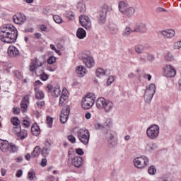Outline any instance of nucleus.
<instances>
[{
    "mask_svg": "<svg viewBox=\"0 0 181 181\" xmlns=\"http://www.w3.org/2000/svg\"><path fill=\"white\" fill-rule=\"evenodd\" d=\"M17 36L18 30L12 25L3 26L0 30V40L4 43H13Z\"/></svg>",
    "mask_w": 181,
    "mask_h": 181,
    "instance_id": "nucleus-1",
    "label": "nucleus"
},
{
    "mask_svg": "<svg viewBox=\"0 0 181 181\" xmlns=\"http://www.w3.org/2000/svg\"><path fill=\"white\" fill-rule=\"evenodd\" d=\"M43 62H42L39 59L34 58L31 59L29 66V70L31 73H35L36 76H40L41 80L43 81H46L49 76L45 74V71H43Z\"/></svg>",
    "mask_w": 181,
    "mask_h": 181,
    "instance_id": "nucleus-2",
    "label": "nucleus"
},
{
    "mask_svg": "<svg viewBox=\"0 0 181 181\" xmlns=\"http://www.w3.org/2000/svg\"><path fill=\"white\" fill-rule=\"evenodd\" d=\"M0 149L4 153H16L19 151V146L13 143H9L6 140L0 139Z\"/></svg>",
    "mask_w": 181,
    "mask_h": 181,
    "instance_id": "nucleus-3",
    "label": "nucleus"
},
{
    "mask_svg": "<svg viewBox=\"0 0 181 181\" xmlns=\"http://www.w3.org/2000/svg\"><path fill=\"white\" fill-rule=\"evenodd\" d=\"M96 107L99 110L104 108V110L108 112L109 111H111L114 107V103L110 100H106L105 98L103 97H100L96 100Z\"/></svg>",
    "mask_w": 181,
    "mask_h": 181,
    "instance_id": "nucleus-4",
    "label": "nucleus"
},
{
    "mask_svg": "<svg viewBox=\"0 0 181 181\" xmlns=\"http://www.w3.org/2000/svg\"><path fill=\"white\" fill-rule=\"evenodd\" d=\"M95 103V96L93 93H89L82 98L81 107L83 110H90Z\"/></svg>",
    "mask_w": 181,
    "mask_h": 181,
    "instance_id": "nucleus-5",
    "label": "nucleus"
},
{
    "mask_svg": "<svg viewBox=\"0 0 181 181\" xmlns=\"http://www.w3.org/2000/svg\"><path fill=\"white\" fill-rule=\"evenodd\" d=\"M78 139L81 141L83 145H88L90 142V132L87 129H80L77 132Z\"/></svg>",
    "mask_w": 181,
    "mask_h": 181,
    "instance_id": "nucleus-6",
    "label": "nucleus"
},
{
    "mask_svg": "<svg viewBox=\"0 0 181 181\" xmlns=\"http://www.w3.org/2000/svg\"><path fill=\"white\" fill-rule=\"evenodd\" d=\"M159 126L151 124L146 130V135L150 139H156L159 136Z\"/></svg>",
    "mask_w": 181,
    "mask_h": 181,
    "instance_id": "nucleus-7",
    "label": "nucleus"
},
{
    "mask_svg": "<svg viewBox=\"0 0 181 181\" xmlns=\"http://www.w3.org/2000/svg\"><path fill=\"white\" fill-rule=\"evenodd\" d=\"M155 91H156V86L155 84H150L149 87L146 88L144 94V100L146 103H151L155 94Z\"/></svg>",
    "mask_w": 181,
    "mask_h": 181,
    "instance_id": "nucleus-8",
    "label": "nucleus"
},
{
    "mask_svg": "<svg viewBox=\"0 0 181 181\" xmlns=\"http://www.w3.org/2000/svg\"><path fill=\"white\" fill-rule=\"evenodd\" d=\"M149 160H148V158L145 156L142 157H137L134 160V164L136 168H138L139 169H142L148 165Z\"/></svg>",
    "mask_w": 181,
    "mask_h": 181,
    "instance_id": "nucleus-9",
    "label": "nucleus"
},
{
    "mask_svg": "<svg viewBox=\"0 0 181 181\" xmlns=\"http://www.w3.org/2000/svg\"><path fill=\"white\" fill-rule=\"evenodd\" d=\"M14 132L18 141H23V139H26V138H28V131L22 129L21 126L14 127Z\"/></svg>",
    "mask_w": 181,
    "mask_h": 181,
    "instance_id": "nucleus-10",
    "label": "nucleus"
},
{
    "mask_svg": "<svg viewBox=\"0 0 181 181\" xmlns=\"http://www.w3.org/2000/svg\"><path fill=\"white\" fill-rule=\"evenodd\" d=\"M107 12H108V6L104 5L99 11L98 21L100 23H105V19H107Z\"/></svg>",
    "mask_w": 181,
    "mask_h": 181,
    "instance_id": "nucleus-11",
    "label": "nucleus"
},
{
    "mask_svg": "<svg viewBox=\"0 0 181 181\" xmlns=\"http://www.w3.org/2000/svg\"><path fill=\"white\" fill-rule=\"evenodd\" d=\"M79 21L81 26L86 29V30H90L91 29V21H90V18L86 16H81L79 17Z\"/></svg>",
    "mask_w": 181,
    "mask_h": 181,
    "instance_id": "nucleus-12",
    "label": "nucleus"
},
{
    "mask_svg": "<svg viewBox=\"0 0 181 181\" xmlns=\"http://www.w3.org/2000/svg\"><path fill=\"white\" fill-rule=\"evenodd\" d=\"M70 114V107L67 106L66 108L62 109L60 115V121L62 124H66L67 119H69V115Z\"/></svg>",
    "mask_w": 181,
    "mask_h": 181,
    "instance_id": "nucleus-13",
    "label": "nucleus"
},
{
    "mask_svg": "<svg viewBox=\"0 0 181 181\" xmlns=\"http://www.w3.org/2000/svg\"><path fill=\"white\" fill-rule=\"evenodd\" d=\"M163 70L164 76L166 77H175L176 76V69L170 65H166Z\"/></svg>",
    "mask_w": 181,
    "mask_h": 181,
    "instance_id": "nucleus-14",
    "label": "nucleus"
},
{
    "mask_svg": "<svg viewBox=\"0 0 181 181\" xmlns=\"http://www.w3.org/2000/svg\"><path fill=\"white\" fill-rule=\"evenodd\" d=\"M82 61L85 66L88 67V69H91L94 67L95 64V62L94 61V59L91 56H87L82 58Z\"/></svg>",
    "mask_w": 181,
    "mask_h": 181,
    "instance_id": "nucleus-15",
    "label": "nucleus"
},
{
    "mask_svg": "<svg viewBox=\"0 0 181 181\" xmlns=\"http://www.w3.org/2000/svg\"><path fill=\"white\" fill-rule=\"evenodd\" d=\"M13 19L16 25H23V23H25V21H26V17L21 13H17L13 16Z\"/></svg>",
    "mask_w": 181,
    "mask_h": 181,
    "instance_id": "nucleus-16",
    "label": "nucleus"
},
{
    "mask_svg": "<svg viewBox=\"0 0 181 181\" xmlns=\"http://www.w3.org/2000/svg\"><path fill=\"white\" fill-rule=\"evenodd\" d=\"M67 94H69V91H67V89L64 88L62 90V94L59 98V107H64V105L67 104V100H69V96H67Z\"/></svg>",
    "mask_w": 181,
    "mask_h": 181,
    "instance_id": "nucleus-17",
    "label": "nucleus"
},
{
    "mask_svg": "<svg viewBox=\"0 0 181 181\" xmlns=\"http://www.w3.org/2000/svg\"><path fill=\"white\" fill-rule=\"evenodd\" d=\"M160 33L165 39H172V37H175V35H176V33L173 29L162 30Z\"/></svg>",
    "mask_w": 181,
    "mask_h": 181,
    "instance_id": "nucleus-18",
    "label": "nucleus"
},
{
    "mask_svg": "<svg viewBox=\"0 0 181 181\" xmlns=\"http://www.w3.org/2000/svg\"><path fill=\"white\" fill-rule=\"evenodd\" d=\"M71 163L75 166V168H81L83 166V158L79 156H75L71 158Z\"/></svg>",
    "mask_w": 181,
    "mask_h": 181,
    "instance_id": "nucleus-19",
    "label": "nucleus"
},
{
    "mask_svg": "<svg viewBox=\"0 0 181 181\" xmlns=\"http://www.w3.org/2000/svg\"><path fill=\"white\" fill-rule=\"evenodd\" d=\"M29 104V95L24 96L21 103V108L23 112H26L28 110V105Z\"/></svg>",
    "mask_w": 181,
    "mask_h": 181,
    "instance_id": "nucleus-20",
    "label": "nucleus"
},
{
    "mask_svg": "<svg viewBox=\"0 0 181 181\" xmlns=\"http://www.w3.org/2000/svg\"><path fill=\"white\" fill-rule=\"evenodd\" d=\"M147 30L148 28H146V25L142 23L134 27L133 29V32H137L139 33H146Z\"/></svg>",
    "mask_w": 181,
    "mask_h": 181,
    "instance_id": "nucleus-21",
    "label": "nucleus"
},
{
    "mask_svg": "<svg viewBox=\"0 0 181 181\" xmlns=\"http://www.w3.org/2000/svg\"><path fill=\"white\" fill-rule=\"evenodd\" d=\"M76 72L78 77H84L87 74V69L83 66L76 67Z\"/></svg>",
    "mask_w": 181,
    "mask_h": 181,
    "instance_id": "nucleus-22",
    "label": "nucleus"
},
{
    "mask_svg": "<svg viewBox=\"0 0 181 181\" xmlns=\"http://www.w3.org/2000/svg\"><path fill=\"white\" fill-rule=\"evenodd\" d=\"M8 54L11 57H15L19 54V51L16 47H15V46L11 45L8 49Z\"/></svg>",
    "mask_w": 181,
    "mask_h": 181,
    "instance_id": "nucleus-23",
    "label": "nucleus"
},
{
    "mask_svg": "<svg viewBox=\"0 0 181 181\" xmlns=\"http://www.w3.org/2000/svg\"><path fill=\"white\" fill-rule=\"evenodd\" d=\"M31 132L33 135H35V136H38V135H40V127H39V125H37V124H34L31 127Z\"/></svg>",
    "mask_w": 181,
    "mask_h": 181,
    "instance_id": "nucleus-24",
    "label": "nucleus"
},
{
    "mask_svg": "<svg viewBox=\"0 0 181 181\" xmlns=\"http://www.w3.org/2000/svg\"><path fill=\"white\" fill-rule=\"evenodd\" d=\"M76 36L78 39H84L87 36V33L84 29L79 28L76 31Z\"/></svg>",
    "mask_w": 181,
    "mask_h": 181,
    "instance_id": "nucleus-25",
    "label": "nucleus"
},
{
    "mask_svg": "<svg viewBox=\"0 0 181 181\" xmlns=\"http://www.w3.org/2000/svg\"><path fill=\"white\" fill-rule=\"evenodd\" d=\"M129 7V6H128V4L125 3L124 1H120L119 3V9L122 13H124Z\"/></svg>",
    "mask_w": 181,
    "mask_h": 181,
    "instance_id": "nucleus-26",
    "label": "nucleus"
},
{
    "mask_svg": "<svg viewBox=\"0 0 181 181\" xmlns=\"http://www.w3.org/2000/svg\"><path fill=\"white\" fill-rule=\"evenodd\" d=\"M35 91V95L37 100H43V98H45V93H43L42 90H37Z\"/></svg>",
    "mask_w": 181,
    "mask_h": 181,
    "instance_id": "nucleus-27",
    "label": "nucleus"
},
{
    "mask_svg": "<svg viewBox=\"0 0 181 181\" xmlns=\"http://www.w3.org/2000/svg\"><path fill=\"white\" fill-rule=\"evenodd\" d=\"M134 13H135V8L129 6L128 8L124 11L123 15H125L126 16H132Z\"/></svg>",
    "mask_w": 181,
    "mask_h": 181,
    "instance_id": "nucleus-28",
    "label": "nucleus"
},
{
    "mask_svg": "<svg viewBox=\"0 0 181 181\" xmlns=\"http://www.w3.org/2000/svg\"><path fill=\"white\" fill-rule=\"evenodd\" d=\"M119 32V30L118 29V27H117V25H113L110 28V33H111V35H118Z\"/></svg>",
    "mask_w": 181,
    "mask_h": 181,
    "instance_id": "nucleus-29",
    "label": "nucleus"
},
{
    "mask_svg": "<svg viewBox=\"0 0 181 181\" xmlns=\"http://www.w3.org/2000/svg\"><path fill=\"white\" fill-rule=\"evenodd\" d=\"M11 124H13V125H14L15 127H21V121L19 120V119L16 117H13L11 119Z\"/></svg>",
    "mask_w": 181,
    "mask_h": 181,
    "instance_id": "nucleus-30",
    "label": "nucleus"
},
{
    "mask_svg": "<svg viewBox=\"0 0 181 181\" xmlns=\"http://www.w3.org/2000/svg\"><path fill=\"white\" fill-rule=\"evenodd\" d=\"M95 74L97 77H103V76H105V71L101 68H98L95 71Z\"/></svg>",
    "mask_w": 181,
    "mask_h": 181,
    "instance_id": "nucleus-31",
    "label": "nucleus"
},
{
    "mask_svg": "<svg viewBox=\"0 0 181 181\" xmlns=\"http://www.w3.org/2000/svg\"><path fill=\"white\" fill-rule=\"evenodd\" d=\"M33 86L35 87L34 90L35 91L39 90L42 86H43V83L40 81H35V83H33Z\"/></svg>",
    "mask_w": 181,
    "mask_h": 181,
    "instance_id": "nucleus-32",
    "label": "nucleus"
},
{
    "mask_svg": "<svg viewBox=\"0 0 181 181\" xmlns=\"http://www.w3.org/2000/svg\"><path fill=\"white\" fill-rule=\"evenodd\" d=\"M40 147L39 146H36L35 148H34V151H33L32 153V155L34 158H37V156L38 155H40Z\"/></svg>",
    "mask_w": 181,
    "mask_h": 181,
    "instance_id": "nucleus-33",
    "label": "nucleus"
},
{
    "mask_svg": "<svg viewBox=\"0 0 181 181\" xmlns=\"http://www.w3.org/2000/svg\"><path fill=\"white\" fill-rule=\"evenodd\" d=\"M144 50H145V48L143 45H137L135 47V52H136L139 54H141Z\"/></svg>",
    "mask_w": 181,
    "mask_h": 181,
    "instance_id": "nucleus-34",
    "label": "nucleus"
},
{
    "mask_svg": "<svg viewBox=\"0 0 181 181\" xmlns=\"http://www.w3.org/2000/svg\"><path fill=\"white\" fill-rule=\"evenodd\" d=\"M62 93V90H60V88H54L53 90L52 95L54 97H59Z\"/></svg>",
    "mask_w": 181,
    "mask_h": 181,
    "instance_id": "nucleus-35",
    "label": "nucleus"
},
{
    "mask_svg": "<svg viewBox=\"0 0 181 181\" xmlns=\"http://www.w3.org/2000/svg\"><path fill=\"white\" fill-rule=\"evenodd\" d=\"M28 177L30 180H33V179L36 177V174L35 173V171L30 170L28 173Z\"/></svg>",
    "mask_w": 181,
    "mask_h": 181,
    "instance_id": "nucleus-36",
    "label": "nucleus"
},
{
    "mask_svg": "<svg viewBox=\"0 0 181 181\" xmlns=\"http://www.w3.org/2000/svg\"><path fill=\"white\" fill-rule=\"evenodd\" d=\"M132 32H134V30H131V28L129 27H126V28L124 29V31L123 33V35L124 36H129V35H131V33H132Z\"/></svg>",
    "mask_w": 181,
    "mask_h": 181,
    "instance_id": "nucleus-37",
    "label": "nucleus"
},
{
    "mask_svg": "<svg viewBox=\"0 0 181 181\" xmlns=\"http://www.w3.org/2000/svg\"><path fill=\"white\" fill-rule=\"evenodd\" d=\"M53 19L56 23H62L63 19L59 16L55 15L53 16Z\"/></svg>",
    "mask_w": 181,
    "mask_h": 181,
    "instance_id": "nucleus-38",
    "label": "nucleus"
},
{
    "mask_svg": "<svg viewBox=\"0 0 181 181\" xmlns=\"http://www.w3.org/2000/svg\"><path fill=\"white\" fill-rule=\"evenodd\" d=\"M77 8L79 12H86V6L84 4L79 3L77 5Z\"/></svg>",
    "mask_w": 181,
    "mask_h": 181,
    "instance_id": "nucleus-39",
    "label": "nucleus"
},
{
    "mask_svg": "<svg viewBox=\"0 0 181 181\" xmlns=\"http://www.w3.org/2000/svg\"><path fill=\"white\" fill-rule=\"evenodd\" d=\"M173 49L175 50H179V49H181V40L177 41L174 43Z\"/></svg>",
    "mask_w": 181,
    "mask_h": 181,
    "instance_id": "nucleus-40",
    "label": "nucleus"
},
{
    "mask_svg": "<svg viewBox=\"0 0 181 181\" xmlns=\"http://www.w3.org/2000/svg\"><path fill=\"white\" fill-rule=\"evenodd\" d=\"M47 124L49 128H52V125H53V118L49 116L47 117Z\"/></svg>",
    "mask_w": 181,
    "mask_h": 181,
    "instance_id": "nucleus-41",
    "label": "nucleus"
},
{
    "mask_svg": "<svg viewBox=\"0 0 181 181\" xmlns=\"http://www.w3.org/2000/svg\"><path fill=\"white\" fill-rule=\"evenodd\" d=\"M148 173L149 175H155V173H156V168H155V166L151 165L149 167Z\"/></svg>",
    "mask_w": 181,
    "mask_h": 181,
    "instance_id": "nucleus-42",
    "label": "nucleus"
},
{
    "mask_svg": "<svg viewBox=\"0 0 181 181\" xmlns=\"http://www.w3.org/2000/svg\"><path fill=\"white\" fill-rule=\"evenodd\" d=\"M115 78L112 76H110L107 80V86H111L112 83H114Z\"/></svg>",
    "mask_w": 181,
    "mask_h": 181,
    "instance_id": "nucleus-43",
    "label": "nucleus"
},
{
    "mask_svg": "<svg viewBox=\"0 0 181 181\" xmlns=\"http://www.w3.org/2000/svg\"><path fill=\"white\" fill-rule=\"evenodd\" d=\"M165 60H167V62H172L173 61V55H172V54L170 53H168L165 57Z\"/></svg>",
    "mask_w": 181,
    "mask_h": 181,
    "instance_id": "nucleus-44",
    "label": "nucleus"
},
{
    "mask_svg": "<svg viewBox=\"0 0 181 181\" xmlns=\"http://www.w3.org/2000/svg\"><path fill=\"white\" fill-rule=\"evenodd\" d=\"M23 125L25 127V128H29V127H30V122H29L28 119H24L23 120Z\"/></svg>",
    "mask_w": 181,
    "mask_h": 181,
    "instance_id": "nucleus-45",
    "label": "nucleus"
},
{
    "mask_svg": "<svg viewBox=\"0 0 181 181\" xmlns=\"http://www.w3.org/2000/svg\"><path fill=\"white\" fill-rule=\"evenodd\" d=\"M67 139L69 141V142H71V144H76V137L73 135H69L67 136Z\"/></svg>",
    "mask_w": 181,
    "mask_h": 181,
    "instance_id": "nucleus-46",
    "label": "nucleus"
},
{
    "mask_svg": "<svg viewBox=\"0 0 181 181\" xmlns=\"http://www.w3.org/2000/svg\"><path fill=\"white\" fill-rule=\"evenodd\" d=\"M47 63L49 64H53V63H56V57H50L48 59H47Z\"/></svg>",
    "mask_w": 181,
    "mask_h": 181,
    "instance_id": "nucleus-47",
    "label": "nucleus"
},
{
    "mask_svg": "<svg viewBox=\"0 0 181 181\" xmlns=\"http://www.w3.org/2000/svg\"><path fill=\"white\" fill-rule=\"evenodd\" d=\"M42 156H47V155H49V149L44 148L42 151Z\"/></svg>",
    "mask_w": 181,
    "mask_h": 181,
    "instance_id": "nucleus-48",
    "label": "nucleus"
},
{
    "mask_svg": "<svg viewBox=\"0 0 181 181\" xmlns=\"http://www.w3.org/2000/svg\"><path fill=\"white\" fill-rule=\"evenodd\" d=\"M13 112L16 115H18L21 114V109H19V107H13Z\"/></svg>",
    "mask_w": 181,
    "mask_h": 181,
    "instance_id": "nucleus-49",
    "label": "nucleus"
},
{
    "mask_svg": "<svg viewBox=\"0 0 181 181\" xmlns=\"http://www.w3.org/2000/svg\"><path fill=\"white\" fill-rule=\"evenodd\" d=\"M106 126L110 128V127H112V120L111 119H107L106 120Z\"/></svg>",
    "mask_w": 181,
    "mask_h": 181,
    "instance_id": "nucleus-50",
    "label": "nucleus"
},
{
    "mask_svg": "<svg viewBox=\"0 0 181 181\" xmlns=\"http://www.w3.org/2000/svg\"><path fill=\"white\" fill-rule=\"evenodd\" d=\"M76 153H77V155H80L81 156L84 155V151H83V149L81 148H77L76 150Z\"/></svg>",
    "mask_w": 181,
    "mask_h": 181,
    "instance_id": "nucleus-51",
    "label": "nucleus"
},
{
    "mask_svg": "<svg viewBox=\"0 0 181 181\" xmlns=\"http://www.w3.org/2000/svg\"><path fill=\"white\" fill-rule=\"evenodd\" d=\"M37 105L38 108H42V107H45V101L37 102Z\"/></svg>",
    "mask_w": 181,
    "mask_h": 181,
    "instance_id": "nucleus-52",
    "label": "nucleus"
},
{
    "mask_svg": "<svg viewBox=\"0 0 181 181\" xmlns=\"http://www.w3.org/2000/svg\"><path fill=\"white\" fill-rule=\"evenodd\" d=\"M46 165H47V160L46 158H42L41 161V166H42V168H45Z\"/></svg>",
    "mask_w": 181,
    "mask_h": 181,
    "instance_id": "nucleus-53",
    "label": "nucleus"
},
{
    "mask_svg": "<svg viewBox=\"0 0 181 181\" xmlns=\"http://www.w3.org/2000/svg\"><path fill=\"white\" fill-rule=\"evenodd\" d=\"M15 76L16 77H17V78H22V74H21V72L18 71H15Z\"/></svg>",
    "mask_w": 181,
    "mask_h": 181,
    "instance_id": "nucleus-54",
    "label": "nucleus"
},
{
    "mask_svg": "<svg viewBox=\"0 0 181 181\" xmlns=\"http://www.w3.org/2000/svg\"><path fill=\"white\" fill-rule=\"evenodd\" d=\"M23 173L21 170H18L16 174V177H21V176H22Z\"/></svg>",
    "mask_w": 181,
    "mask_h": 181,
    "instance_id": "nucleus-55",
    "label": "nucleus"
},
{
    "mask_svg": "<svg viewBox=\"0 0 181 181\" xmlns=\"http://www.w3.org/2000/svg\"><path fill=\"white\" fill-rule=\"evenodd\" d=\"M40 29L42 32H45V30H46L47 29V27L46 25H40Z\"/></svg>",
    "mask_w": 181,
    "mask_h": 181,
    "instance_id": "nucleus-56",
    "label": "nucleus"
},
{
    "mask_svg": "<svg viewBox=\"0 0 181 181\" xmlns=\"http://www.w3.org/2000/svg\"><path fill=\"white\" fill-rule=\"evenodd\" d=\"M52 90H53V86L52 85H48L47 86V89H46L47 93H50V91H52Z\"/></svg>",
    "mask_w": 181,
    "mask_h": 181,
    "instance_id": "nucleus-57",
    "label": "nucleus"
},
{
    "mask_svg": "<svg viewBox=\"0 0 181 181\" xmlns=\"http://www.w3.org/2000/svg\"><path fill=\"white\" fill-rule=\"evenodd\" d=\"M35 37H36V39H40V37H42V34L39 33H36L34 34Z\"/></svg>",
    "mask_w": 181,
    "mask_h": 181,
    "instance_id": "nucleus-58",
    "label": "nucleus"
},
{
    "mask_svg": "<svg viewBox=\"0 0 181 181\" xmlns=\"http://www.w3.org/2000/svg\"><path fill=\"white\" fill-rule=\"evenodd\" d=\"M85 117L86 118V119H90L91 118V113L86 112L85 115Z\"/></svg>",
    "mask_w": 181,
    "mask_h": 181,
    "instance_id": "nucleus-59",
    "label": "nucleus"
},
{
    "mask_svg": "<svg viewBox=\"0 0 181 181\" xmlns=\"http://www.w3.org/2000/svg\"><path fill=\"white\" fill-rule=\"evenodd\" d=\"M1 176H5V175H6V170L2 168L1 170Z\"/></svg>",
    "mask_w": 181,
    "mask_h": 181,
    "instance_id": "nucleus-60",
    "label": "nucleus"
},
{
    "mask_svg": "<svg viewBox=\"0 0 181 181\" xmlns=\"http://www.w3.org/2000/svg\"><path fill=\"white\" fill-rule=\"evenodd\" d=\"M50 48L52 49V50H56V47L53 44L50 45Z\"/></svg>",
    "mask_w": 181,
    "mask_h": 181,
    "instance_id": "nucleus-61",
    "label": "nucleus"
},
{
    "mask_svg": "<svg viewBox=\"0 0 181 181\" xmlns=\"http://www.w3.org/2000/svg\"><path fill=\"white\" fill-rule=\"evenodd\" d=\"M21 160H22V157H18V158H16V161H17V162H21Z\"/></svg>",
    "mask_w": 181,
    "mask_h": 181,
    "instance_id": "nucleus-62",
    "label": "nucleus"
},
{
    "mask_svg": "<svg viewBox=\"0 0 181 181\" xmlns=\"http://www.w3.org/2000/svg\"><path fill=\"white\" fill-rule=\"evenodd\" d=\"M148 60H153V57L152 55H148Z\"/></svg>",
    "mask_w": 181,
    "mask_h": 181,
    "instance_id": "nucleus-63",
    "label": "nucleus"
},
{
    "mask_svg": "<svg viewBox=\"0 0 181 181\" xmlns=\"http://www.w3.org/2000/svg\"><path fill=\"white\" fill-rule=\"evenodd\" d=\"M130 138H131V136L127 135V136H125L124 139H125V141H129Z\"/></svg>",
    "mask_w": 181,
    "mask_h": 181,
    "instance_id": "nucleus-64",
    "label": "nucleus"
}]
</instances>
